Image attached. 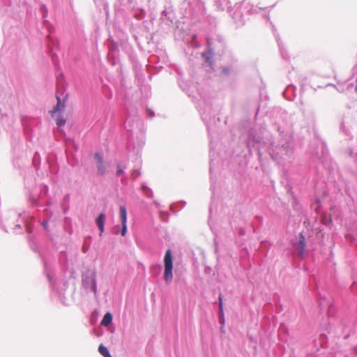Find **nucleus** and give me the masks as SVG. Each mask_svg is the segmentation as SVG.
<instances>
[{
    "label": "nucleus",
    "instance_id": "obj_1",
    "mask_svg": "<svg viewBox=\"0 0 357 357\" xmlns=\"http://www.w3.org/2000/svg\"><path fill=\"white\" fill-rule=\"evenodd\" d=\"M164 273L163 279L167 283H170L173 279V257L170 250L165 252L164 257Z\"/></svg>",
    "mask_w": 357,
    "mask_h": 357
},
{
    "label": "nucleus",
    "instance_id": "obj_2",
    "mask_svg": "<svg viewBox=\"0 0 357 357\" xmlns=\"http://www.w3.org/2000/svg\"><path fill=\"white\" fill-rule=\"evenodd\" d=\"M56 98L57 104L54 107L53 109L50 111V113L52 117L55 120L57 126L61 128L66 123V119L62 116V112L65 108V103L61 101L59 97H57Z\"/></svg>",
    "mask_w": 357,
    "mask_h": 357
},
{
    "label": "nucleus",
    "instance_id": "obj_3",
    "mask_svg": "<svg viewBox=\"0 0 357 357\" xmlns=\"http://www.w3.org/2000/svg\"><path fill=\"white\" fill-rule=\"evenodd\" d=\"M94 160L96 162L98 174L101 176L105 174L107 170V167L101 155L99 153H96L94 155Z\"/></svg>",
    "mask_w": 357,
    "mask_h": 357
},
{
    "label": "nucleus",
    "instance_id": "obj_4",
    "mask_svg": "<svg viewBox=\"0 0 357 357\" xmlns=\"http://www.w3.org/2000/svg\"><path fill=\"white\" fill-rule=\"evenodd\" d=\"M120 217L122 222L121 236H124L127 232V212L123 206H120Z\"/></svg>",
    "mask_w": 357,
    "mask_h": 357
},
{
    "label": "nucleus",
    "instance_id": "obj_5",
    "mask_svg": "<svg viewBox=\"0 0 357 357\" xmlns=\"http://www.w3.org/2000/svg\"><path fill=\"white\" fill-rule=\"evenodd\" d=\"M105 220V215L103 213H101L96 219L97 226L100 231V236H102L104 232V225Z\"/></svg>",
    "mask_w": 357,
    "mask_h": 357
},
{
    "label": "nucleus",
    "instance_id": "obj_6",
    "mask_svg": "<svg viewBox=\"0 0 357 357\" xmlns=\"http://www.w3.org/2000/svg\"><path fill=\"white\" fill-rule=\"evenodd\" d=\"M22 123L23 126L25 128L28 129L29 127V125L35 124L36 123V120L31 117L26 116L22 117Z\"/></svg>",
    "mask_w": 357,
    "mask_h": 357
},
{
    "label": "nucleus",
    "instance_id": "obj_7",
    "mask_svg": "<svg viewBox=\"0 0 357 357\" xmlns=\"http://www.w3.org/2000/svg\"><path fill=\"white\" fill-rule=\"evenodd\" d=\"M112 321V315L109 312H107L102 319L101 324L102 326H108Z\"/></svg>",
    "mask_w": 357,
    "mask_h": 357
},
{
    "label": "nucleus",
    "instance_id": "obj_8",
    "mask_svg": "<svg viewBox=\"0 0 357 357\" xmlns=\"http://www.w3.org/2000/svg\"><path fill=\"white\" fill-rule=\"evenodd\" d=\"M98 351L104 357H112L107 348L102 344H100L98 347Z\"/></svg>",
    "mask_w": 357,
    "mask_h": 357
},
{
    "label": "nucleus",
    "instance_id": "obj_9",
    "mask_svg": "<svg viewBox=\"0 0 357 357\" xmlns=\"http://www.w3.org/2000/svg\"><path fill=\"white\" fill-rule=\"evenodd\" d=\"M305 237L303 235H301L300 239H299V244L298 246V249L299 250L300 254H303L305 250Z\"/></svg>",
    "mask_w": 357,
    "mask_h": 357
},
{
    "label": "nucleus",
    "instance_id": "obj_10",
    "mask_svg": "<svg viewBox=\"0 0 357 357\" xmlns=\"http://www.w3.org/2000/svg\"><path fill=\"white\" fill-rule=\"evenodd\" d=\"M212 56V53L211 52H206L203 54V57H204L206 62L210 63V58Z\"/></svg>",
    "mask_w": 357,
    "mask_h": 357
},
{
    "label": "nucleus",
    "instance_id": "obj_11",
    "mask_svg": "<svg viewBox=\"0 0 357 357\" xmlns=\"http://www.w3.org/2000/svg\"><path fill=\"white\" fill-rule=\"evenodd\" d=\"M123 169L121 167L120 165H117V171H116V175L120 176L123 173Z\"/></svg>",
    "mask_w": 357,
    "mask_h": 357
},
{
    "label": "nucleus",
    "instance_id": "obj_12",
    "mask_svg": "<svg viewBox=\"0 0 357 357\" xmlns=\"http://www.w3.org/2000/svg\"><path fill=\"white\" fill-rule=\"evenodd\" d=\"M219 301H220V305H219L220 312V314H223L222 300V297L220 296H219Z\"/></svg>",
    "mask_w": 357,
    "mask_h": 357
},
{
    "label": "nucleus",
    "instance_id": "obj_13",
    "mask_svg": "<svg viewBox=\"0 0 357 357\" xmlns=\"http://www.w3.org/2000/svg\"><path fill=\"white\" fill-rule=\"evenodd\" d=\"M148 115L149 116V117H152L153 116V112L152 111H150V110H148Z\"/></svg>",
    "mask_w": 357,
    "mask_h": 357
}]
</instances>
